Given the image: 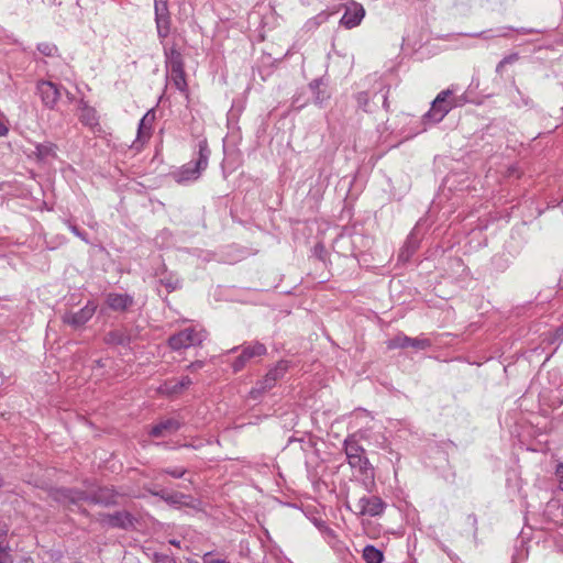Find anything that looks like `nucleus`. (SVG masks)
I'll return each mask as SVG.
<instances>
[{
    "label": "nucleus",
    "mask_w": 563,
    "mask_h": 563,
    "mask_svg": "<svg viewBox=\"0 0 563 563\" xmlns=\"http://www.w3.org/2000/svg\"><path fill=\"white\" fill-rule=\"evenodd\" d=\"M555 474L559 481V488L563 492V465L558 466Z\"/></svg>",
    "instance_id": "38"
},
{
    "label": "nucleus",
    "mask_w": 563,
    "mask_h": 563,
    "mask_svg": "<svg viewBox=\"0 0 563 563\" xmlns=\"http://www.w3.org/2000/svg\"><path fill=\"white\" fill-rule=\"evenodd\" d=\"M276 382L273 376L268 374L265 377L256 383V385L251 389L250 396L253 399L260 398L264 393L272 389L275 386Z\"/></svg>",
    "instance_id": "17"
},
{
    "label": "nucleus",
    "mask_w": 563,
    "mask_h": 563,
    "mask_svg": "<svg viewBox=\"0 0 563 563\" xmlns=\"http://www.w3.org/2000/svg\"><path fill=\"white\" fill-rule=\"evenodd\" d=\"M8 528L4 523H0V548L8 547L7 541Z\"/></svg>",
    "instance_id": "34"
},
{
    "label": "nucleus",
    "mask_w": 563,
    "mask_h": 563,
    "mask_svg": "<svg viewBox=\"0 0 563 563\" xmlns=\"http://www.w3.org/2000/svg\"><path fill=\"white\" fill-rule=\"evenodd\" d=\"M8 132V126L0 120V136H5Z\"/></svg>",
    "instance_id": "42"
},
{
    "label": "nucleus",
    "mask_w": 563,
    "mask_h": 563,
    "mask_svg": "<svg viewBox=\"0 0 563 563\" xmlns=\"http://www.w3.org/2000/svg\"><path fill=\"white\" fill-rule=\"evenodd\" d=\"M62 493L64 497L68 498L71 503L87 499V495L84 492L63 490Z\"/></svg>",
    "instance_id": "30"
},
{
    "label": "nucleus",
    "mask_w": 563,
    "mask_h": 563,
    "mask_svg": "<svg viewBox=\"0 0 563 563\" xmlns=\"http://www.w3.org/2000/svg\"><path fill=\"white\" fill-rule=\"evenodd\" d=\"M202 563H230L229 561L220 558H214L210 552L206 553L202 558Z\"/></svg>",
    "instance_id": "35"
},
{
    "label": "nucleus",
    "mask_w": 563,
    "mask_h": 563,
    "mask_svg": "<svg viewBox=\"0 0 563 563\" xmlns=\"http://www.w3.org/2000/svg\"><path fill=\"white\" fill-rule=\"evenodd\" d=\"M451 95H453L452 89L442 90L433 100L431 109L426 113L424 119L432 123L442 121L453 108V104L448 100Z\"/></svg>",
    "instance_id": "5"
},
{
    "label": "nucleus",
    "mask_w": 563,
    "mask_h": 563,
    "mask_svg": "<svg viewBox=\"0 0 563 563\" xmlns=\"http://www.w3.org/2000/svg\"><path fill=\"white\" fill-rule=\"evenodd\" d=\"M431 346H432V341L424 335H420L417 338L409 336V347H412L416 351H423Z\"/></svg>",
    "instance_id": "23"
},
{
    "label": "nucleus",
    "mask_w": 563,
    "mask_h": 563,
    "mask_svg": "<svg viewBox=\"0 0 563 563\" xmlns=\"http://www.w3.org/2000/svg\"><path fill=\"white\" fill-rule=\"evenodd\" d=\"M177 382H178V385H179L181 391L184 389L188 388L192 384L190 377H188V376H184L180 379H177Z\"/></svg>",
    "instance_id": "37"
},
{
    "label": "nucleus",
    "mask_w": 563,
    "mask_h": 563,
    "mask_svg": "<svg viewBox=\"0 0 563 563\" xmlns=\"http://www.w3.org/2000/svg\"><path fill=\"white\" fill-rule=\"evenodd\" d=\"M207 338V333L202 328L190 327L184 329L168 339L172 350L178 351L200 345Z\"/></svg>",
    "instance_id": "2"
},
{
    "label": "nucleus",
    "mask_w": 563,
    "mask_h": 563,
    "mask_svg": "<svg viewBox=\"0 0 563 563\" xmlns=\"http://www.w3.org/2000/svg\"><path fill=\"white\" fill-rule=\"evenodd\" d=\"M267 349L263 343L254 342L243 345L240 355L234 360L232 368L235 373L242 371L244 366L254 357L264 356Z\"/></svg>",
    "instance_id": "6"
},
{
    "label": "nucleus",
    "mask_w": 563,
    "mask_h": 563,
    "mask_svg": "<svg viewBox=\"0 0 563 563\" xmlns=\"http://www.w3.org/2000/svg\"><path fill=\"white\" fill-rule=\"evenodd\" d=\"M97 305L88 301L87 305L77 312H67L63 316L64 323L77 329L86 324L95 314Z\"/></svg>",
    "instance_id": "8"
},
{
    "label": "nucleus",
    "mask_w": 563,
    "mask_h": 563,
    "mask_svg": "<svg viewBox=\"0 0 563 563\" xmlns=\"http://www.w3.org/2000/svg\"><path fill=\"white\" fill-rule=\"evenodd\" d=\"M289 362L288 361H279L273 368H271L267 374L275 378V382L280 379L285 373L288 371Z\"/></svg>",
    "instance_id": "25"
},
{
    "label": "nucleus",
    "mask_w": 563,
    "mask_h": 563,
    "mask_svg": "<svg viewBox=\"0 0 563 563\" xmlns=\"http://www.w3.org/2000/svg\"><path fill=\"white\" fill-rule=\"evenodd\" d=\"M158 391L166 396H174V395L181 393V389L178 385L177 379L174 378V379H168V380L164 382L159 386Z\"/></svg>",
    "instance_id": "22"
},
{
    "label": "nucleus",
    "mask_w": 563,
    "mask_h": 563,
    "mask_svg": "<svg viewBox=\"0 0 563 563\" xmlns=\"http://www.w3.org/2000/svg\"><path fill=\"white\" fill-rule=\"evenodd\" d=\"M154 120V110H150L143 115L139 123L137 135L131 146L132 148L140 151L144 146V144L151 139Z\"/></svg>",
    "instance_id": "7"
},
{
    "label": "nucleus",
    "mask_w": 563,
    "mask_h": 563,
    "mask_svg": "<svg viewBox=\"0 0 563 563\" xmlns=\"http://www.w3.org/2000/svg\"><path fill=\"white\" fill-rule=\"evenodd\" d=\"M344 451L350 466L358 468L362 473L366 474L371 468V464L365 456V450L358 444L354 437H347L344 440Z\"/></svg>",
    "instance_id": "3"
},
{
    "label": "nucleus",
    "mask_w": 563,
    "mask_h": 563,
    "mask_svg": "<svg viewBox=\"0 0 563 563\" xmlns=\"http://www.w3.org/2000/svg\"><path fill=\"white\" fill-rule=\"evenodd\" d=\"M106 303L113 311L123 312L134 303V300L128 294L110 292L107 295Z\"/></svg>",
    "instance_id": "11"
},
{
    "label": "nucleus",
    "mask_w": 563,
    "mask_h": 563,
    "mask_svg": "<svg viewBox=\"0 0 563 563\" xmlns=\"http://www.w3.org/2000/svg\"><path fill=\"white\" fill-rule=\"evenodd\" d=\"M363 559L366 563H382L384 555L374 545H366L363 550Z\"/></svg>",
    "instance_id": "21"
},
{
    "label": "nucleus",
    "mask_w": 563,
    "mask_h": 563,
    "mask_svg": "<svg viewBox=\"0 0 563 563\" xmlns=\"http://www.w3.org/2000/svg\"><path fill=\"white\" fill-rule=\"evenodd\" d=\"M357 106L363 109L365 112H371L372 109L369 107V96L366 91H361L356 95Z\"/></svg>",
    "instance_id": "28"
},
{
    "label": "nucleus",
    "mask_w": 563,
    "mask_h": 563,
    "mask_svg": "<svg viewBox=\"0 0 563 563\" xmlns=\"http://www.w3.org/2000/svg\"><path fill=\"white\" fill-rule=\"evenodd\" d=\"M506 65L504 64L503 60H500L496 67V73L500 74L503 71V68L505 67Z\"/></svg>",
    "instance_id": "44"
},
{
    "label": "nucleus",
    "mask_w": 563,
    "mask_h": 563,
    "mask_svg": "<svg viewBox=\"0 0 563 563\" xmlns=\"http://www.w3.org/2000/svg\"><path fill=\"white\" fill-rule=\"evenodd\" d=\"M35 154L40 159H45L54 155V146L51 143L37 144L35 146Z\"/></svg>",
    "instance_id": "27"
},
{
    "label": "nucleus",
    "mask_w": 563,
    "mask_h": 563,
    "mask_svg": "<svg viewBox=\"0 0 563 563\" xmlns=\"http://www.w3.org/2000/svg\"><path fill=\"white\" fill-rule=\"evenodd\" d=\"M0 563H12L9 545L0 548Z\"/></svg>",
    "instance_id": "32"
},
{
    "label": "nucleus",
    "mask_w": 563,
    "mask_h": 563,
    "mask_svg": "<svg viewBox=\"0 0 563 563\" xmlns=\"http://www.w3.org/2000/svg\"><path fill=\"white\" fill-rule=\"evenodd\" d=\"M383 99H384V107H386V108H387V93H385V95L383 96Z\"/></svg>",
    "instance_id": "46"
},
{
    "label": "nucleus",
    "mask_w": 563,
    "mask_h": 563,
    "mask_svg": "<svg viewBox=\"0 0 563 563\" xmlns=\"http://www.w3.org/2000/svg\"><path fill=\"white\" fill-rule=\"evenodd\" d=\"M518 58H519V55L517 53H514L508 56H505L501 60L504 62L505 65H508V64H512V63L517 62Z\"/></svg>",
    "instance_id": "39"
},
{
    "label": "nucleus",
    "mask_w": 563,
    "mask_h": 563,
    "mask_svg": "<svg viewBox=\"0 0 563 563\" xmlns=\"http://www.w3.org/2000/svg\"><path fill=\"white\" fill-rule=\"evenodd\" d=\"M318 527L321 531H327L329 533L332 532V530H330L324 523H319Z\"/></svg>",
    "instance_id": "45"
},
{
    "label": "nucleus",
    "mask_w": 563,
    "mask_h": 563,
    "mask_svg": "<svg viewBox=\"0 0 563 563\" xmlns=\"http://www.w3.org/2000/svg\"><path fill=\"white\" fill-rule=\"evenodd\" d=\"M356 516L376 517L384 512L386 504L378 496L364 495L353 507L347 506Z\"/></svg>",
    "instance_id": "4"
},
{
    "label": "nucleus",
    "mask_w": 563,
    "mask_h": 563,
    "mask_svg": "<svg viewBox=\"0 0 563 563\" xmlns=\"http://www.w3.org/2000/svg\"><path fill=\"white\" fill-rule=\"evenodd\" d=\"M184 496L181 494H172L164 497L167 501L178 504Z\"/></svg>",
    "instance_id": "40"
},
{
    "label": "nucleus",
    "mask_w": 563,
    "mask_h": 563,
    "mask_svg": "<svg viewBox=\"0 0 563 563\" xmlns=\"http://www.w3.org/2000/svg\"><path fill=\"white\" fill-rule=\"evenodd\" d=\"M79 120L82 124L89 128H95L99 124L96 109L84 101L80 103Z\"/></svg>",
    "instance_id": "14"
},
{
    "label": "nucleus",
    "mask_w": 563,
    "mask_h": 563,
    "mask_svg": "<svg viewBox=\"0 0 563 563\" xmlns=\"http://www.w3.org/2000/svg\"><path fill=\"white\" fill-rule=\"evenodd\" d=\"M203 366V362L201 361H197L195 363H191L188 368L191 369V371H196L198 368H201Z\"/></svg>",
    "instance_id": "41"
},
{
    "label": "nucleus",
    "mask_w": 563,
    "mask_h": 563,
    "mask_svg": "<svg viewBox=\"0 0 563 563\" xmlns=\"http://www.w3.org/2000/svg\"><path fill=\"white\" fill-rule=\"evenodd\" d=\"M38 52L46 57H54L58 53V48L55 44L49 42H43L37 45Z\"/></svg>",
    "instance_id": "26"
},
{
    "label": "nucleus",
    "mask_w": 563,
    "mask_h": 563,
    "mask_svg": "<svg viewBox=\"0 0 563 563\" xmlns=\"http://www.w3.org/2000/svg\"><path fill=\"white\" fill-rule=\"evenodd\" d=\"M155 16L169 14L168 0H154Z\"/></svg>",
    "instance_id": "29"
},
{
    "label": "nucleus",
    "mask_w": 563,
    "mask_h": 563,
    "mask_svg": "<svg viewBox=\"0 0 563 563\" xmlns=\"http://www.w3.org/2000/svg\"><path fill=\"white\" fill-rule=\"evenodd\" d=\"M154 563H175V562H174V559L170 558L169 555L155 554Z\"/></svg>",
    "instance_id": "36"
},
{
    "label": "nucleus",
    "mask_w": 563,
    "mask_h": 563,
    "mask_svg": "<svg viewBox=\"0 0 563 563\" xmlns=\"http://www.w3.org/2000/svg\"><path fill=\"white\" fill-rule=\"evenodd\" d=\"M364 15V8L361 4L353 2L350 7L346 8L340 23L346 29H353L361 23Z\"/></svg>",
    "instance_id": "10"
},
{
    "label": "nucleus",
    "mask_w": 563,
    "mask_h": 563,
    "mask_svg": "<svg viewBox=\"0 0 563 563\" xmlns=\"http://www.w3.org/2000/svg\"><path fill=\"white\" fill-rule=\"evenodd\" d=\"M37 92L43 104L49 109H54L60 98L59 88L54 82L48 80L38 81Z\"/></svg>",
    "instance_id": "9"
},
{
    "label": "nucleus",
    "mask_w": 563,
    "mask_h": 563,
    "mask_svg": "<svg viewBox=\"0 0 563 563\" xmlns=\"http://www.w3.org/2000/svg\"><path fill=\"white\" fill-rule=\"evenodd\" d=\"M198 158L196 162L185 164L180 169L173 174L174 179L178 184H186L197 180L201 173L207 168L210 150L206 140L199 142Z\"/></svg>",
    "instance_id": "1"
},
{
    "label": "nucleus",
    "mask_w": 563,
    "mask_h": 563,
    "mask_svg": "<svg viewBox=\"0 0 563 563\" xmlns=\"http://www.w3.org/2000/svg\"><path fill=\"white\" fill-rule=\"evenodd\" d=\"M165 65L167 71L184 69V59L181 53L175 47L165 49Z\"/></svg>",
    "instance_id": "13"
},
{
    "label": "nucleus",
    "mask_w": 563,
    "mask_h": 563,
    "mask_svg": "<svg viewBox=\"0 0 563 563\" xmlns=\"http://www.w3.org/2000/svg\"><path fill=\"white\" fill-rule=\"evenodd\" d=\"M181 427V423L175 419V418H169V419H166V420H163L161 422H158L157 424H155L154 427H152L151 431H150V435L154 437V438H159V437H165L167 434H172L176 431H178Z\"/></svg>",
    "instance_id": "12"
},
{
    "label": "nucleus",
    "mask_w": 563,
    "mask_h": 563,
    "mask_svg": "<svg viewBox=\"0 0 563 563\" xmlns=\"http://www.w3.org/2000/svg\"><path fill=\"white\" fill-rule=\"evenodd\" d=\"M387 347L390 350L409 347V336L404 333H398L393 339L388 340Z\"/></svg>",
    "instance_id": "24"
},
{
    "label": "nucleus",
    "mask_w": 563,
    "mask_h": 563,
    "mask_svg": "<svg viewBox=\"0 0 563 563\" xmlns=\"http://www.w3.org/2000/svg\"><path fill=\"white\" fill-rule=\"evenodd\" d=\"M157 35L161 40H165L170 33V14L155 16Z\"/></svg>",
    "instance_id": "20"
},
{
    "label": "nucleus",
    "mask_w": 563,
    "mask_h": 563,
    "mask_svg": "<svg viewBox=\"0 0 563 563\" xmlns=\"http://www.w3.org/2000/svg\"><path fill=\"white\" fill-rule=\"evenodd\" d=\"M163 472L175 477V478H180L186 474L187 471L184 467H174V468H165Z\"/></svg>",
    "instance_id": "31"
},
{
    "label": "nucleus",
    "mask_w": 563,
    "mask_h": 563,
    "mask_svg": "<svg viewBox=\"0 0 563 563\" xmlns=\"http://www.w3.org/2000/svg\"><path fill=\"white\" fill-rule=\"evenodd\" d=\"M104 341L108 344H114V345H129L131 342V336L124 329H118L110 331L106 336Z\"/></svg>",
    "instance_id": "16"
},
{
    "label": "nucleus",
    "mask_w": 563,
    "mask_h": 563,
    "mask_svg": "<svg viewBox=\"0 0 563 563\" xmlns=\"http://www.w3.org/2000/svg\"><path fill=\"white\" fill-rule=\"evenodd\" d=\"M68 224V228L69 230L76 235L78 236L79 239H81L82 241H85L86 243H88V239H87V234L85 232H82L77 225L70 223V222H67Z\"/></svg>",
    "instance_id": "33"
},
{
    "label": "nucleus",
    "mask_w": 563,
    "mask_h": 563,
    "mask_svg": "<svg viewBox=\"0 0 563 563\" xmlns=\"http://www.w3.org/2000/svg\"><path fill=\"white\" fill-rule=\"evenodd\" d=\"M92 499L93 501L103 505H111L117 503L115 495L109 487H100L97 492H95Z\"/></svg>",
    "instance_id": "19"
},
{
    "label": "nucleus",
    "mask_w": 563,
    "mask_h": 563,
    "mask_svg": "<svg viewBox=\"0 0 563 563\" xmlns=\"http://www.w3.org/2000/svg\"><path fill=\"white\" fill-rule=\"evenodd\" d=\"M555 339L563 341V324L555 330Z\"/></svg>",
    "instance_id": "43"
},
{
    "label": "nucleus",
    "mask_w": 563,
    "mask_h": 563,
    "mask_svg": "<svg viewBox=\"0 0 563 563\" xmlns=\"http://www.w3.org/2000/svg\"><path fill=\"white\" fill-rule=\"evenodd\" d=\"M107 523L113 528L128 529L133 526V517L126 511H118L107 517Z\"/></svg>",
    "instance_id": "15"
},
{
    "label": "nucleus",
    "mask_w": 563,
    "mask_h": 563,
    "mask_svg": "<svg viewBox=\"0 0 563 563\" xmlns=\"http://www.w3.org/2000/svg\"><path fill=\"white\" fill-rule=\"evenodd\" d=\"M169 80L183 93L188 90L185 69L167 71Z\"/></svg>",
    "instance_id": "18"
}]
</instances>
